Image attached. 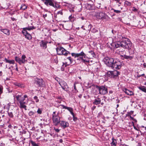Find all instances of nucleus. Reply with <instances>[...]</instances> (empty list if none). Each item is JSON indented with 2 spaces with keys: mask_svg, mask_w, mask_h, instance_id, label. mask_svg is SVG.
Instances as JSON below:
<instances>
[{
  "mask_svg": "<svg viewBox=\"0 0 146 146\" xmlns=\"http://www.w3.org/2000/svg\"><path fill=\"white\" fill-rule=\"evenodd\" d=\"M74 89L75 90H76V86H75V83L74 85Z\"/></svg>",
  "mask_w": 146,
  "mask_h": 146,
  "instance_id": "nucleus-59",
  "label": "nucleus"
},
{
  "mask_svg": "<svg viewBox=\"0 0 146 146\" xmlns=\"http://www.w3.org/2000/svg\"><path fill=\"white\" fill-rule=\"evenodd\" d=\"M56 111H54L52 114V119L53 122L55 125H57L60 122V117L56 114Z\"/></svg>",
  "mask_w": 146,
  "mask_h": 146,
  "instance_id": "nucleus-6",
  "label": "nucleus"
},
{
  "mask_svg": "<svg viewBox=\"0 0 146 146\" xmlns=\"http://www.w3.org/2000/svg\"><path fill=\"white\" fill-rule=\"evenodd\" d=\"M56 50L57 54L59 55H64L66 56L69 52L66 50L62 47H58L56 48Z\"/></svg>",
  "mask_w": 146,
  "mask_h": 146,
  "instance_id": "nucleus-4",
  "label": "nucleus"
},
{
  "mask_svg": "<svg viewBox=\"0 0 146 146\" xmlns=\"http://www.w3.org/2000/svg\"><path fill=\"white\" fill-rule=\"evenodd\" d=\"M92 27V25H91V24H89L88 25V27L89 28V29H88V31H89L91 30V29Z\"/></svg>",
  "mask_w": 146,
  "mask_h": 146,
  "instance_id": "nucleus-41",
  "label": "nucleus"
},
{
  "mask_svg": "<svg viewBox=\"0 0 146 146\" xmlns=\"http://www.w3.org/2000/svg\"><path fill=\"white\" fill-rule=\"evenodd\" d=\"M101 99L98 98L95 99L94 102H93L94 104L97 105L100 104L101 102Z\"/></svg>",
  "mask_w": 146,
  "mask_h": 146,
  "instance_id": "nucleus-21",
  "label": "nucleus"
},
{
  "mask_svg": "<svg viewBox=\"0 0 146 146\" xmlns=\"http://www.w3.org/2000/svg\"><path fill=\"white\" fill-rule=\"evenodd\" d=\"M27 95H25L24 96V99H25V98H27Z\"/></svg>",
  "mask_w": 146,
  "mask_h": 146,
  "instance_id": "nucleus-63",
  "label": "nucleus"
},
{
  "mask_svg": "<svg viewBox=\"0 0 146 146\" xmlns=\"http://www.w3.org/2000/svg\"><path fill=\"white\" fill-rule=\"evenodd\" d=\"M121 37L123 40L121 41H118L115 42L114 43L115 47L116 48L121 47L128 50L130 49L132 46L130 40L122 36Z\"/></svg>",
  "mask_w": 146,
  "mask_h": 146,
  "instance_id": "nucleus-1",
  "label": "nucleus"
},
{
  "mask_svg": "<svg viewBox=\"0 0 146 146\" xmlns=\"http://www.w3.org/2000/svg\"><path fill=\"white\" fill-rule=\"evenodd\" d=\"M117 142L116 140L112 138V142L111 143V146H116V145Z\"/></svg>",
  "mask_w": 146,
  "mask_h": 146,
  "instance_id": "nucleus-23",
  "label": "nucleus"
},
{
  "mask_svg": "<svg viewBox=\"0 0 146 146\" xmlns=\"http://www.w3.org/2000/svg\"><path fill=\"white\" fill-rule=\"evenodd\" d=\"M22 95H18L16 96L15 98L17 99V100L20 102V101H21L23 100L24 98H22Z\"/></svg>",
  "mask_w": 146,
  "mask_h": 146,
  "instance_id": "nucleus-24",
  "label": "nucleus"
},
{
  "mask_svg": "<svg viewBox=\"0 0 146 146\" xmlns=\"http://www.w3.org/2000/svg\"><path fill=\"white\" fill-rule=\"evenodd\" d=\"M96 17L99 19H106L108 20L109 17L105 13L103 12H98L96 14Z\"/></svg>",
  "mask_w": 146,
  "mask_h": 146,
  "instance_id": "nucleus-3",
  "label": "nucleus"
},
{
  "mask_svg": "<svg viewBox=\"0 0 146 146\" xmlns=\"http://www.w3.org/2000/svg\"><path fill=\"white\" fill-rule=\"evenodd\" d=\"M112 10L114 12L117 13H120L121 12V11L116 10L115 9H112Z\"/></svg>",
  "mask_w": 146,
  "mask_h": 146,
  "instance_id": "nucleus-36",
  "label": "nucleus"
},
{
  "mask_svg": "<svg viewBox=\"0 0 146 146\" xmlns=\"http://www.w3.org/2000/svg\"><path fill=\"white\" fill-rule=\"evenodd\" d=\"M29 17V15L27 13H25L24 15V17L26 19H27Z\"/></svg>",
  "mask_w": 146,
  "mask_h": 146,
  "instance_id": "nucleus-43",
  "label": "nucleus"
},
{
  "mask_svg": "<svg viewBox=\"0 0 146 146\" xmlns=\"http://www.w3.org/2000/svg\"><path fill=\"white\" fill-rule=\"evenodd\" d=\"M36 29V27H34L33 26H28V27H26L25 28H24V29H26V30H28L29 31H30L31 30H32L33 29Z\"/></svg>",
  "mask_w": 146,
  "mask_h": 146,
  "instance_id": "nucleus-25",
  "label": "nucleus"
},
{
  "mask_svg": "<svg viewBox=\"0 0 146 146\" xmlns=\"http://www.w3.org/2000/svg\"><path fill=\"white\" fill-rule=\"evenodd\" d=\"M25 37L26 38H27L28 40H31L32 38V36L31 35L28 33L25 36Z\"/></svg>",
  "mask_w": 146,
  "mask_h": 146,
  "instance_id": "nucleus-30",
  "label": "nucleus"
},
{
  "mask_svg": "<svg viewBox=\"0 0 146 146\" xmlns=\"http://www.w3.org/2000/svg\"><path fill=\"white\" fill-rule=\"evenodd\" d=\"M72 17H72V15H71L69 17V18L70 20H71L72 19Z\"/></svg>",
  "mask_w": 146,
  "mask_h": 146,
  "instance_id": "nucleus-55",
  "label": "nucleus"
},
{
  "mask_svg": "<svg viewBox=\"0 0 146 146\" xmlns=\"http://www.w3.org/2000/svg\"><path fill=\"white\" fill-rule=\"evenodd\" d=\"M31 143L33 146H38L35 142L32 141H31Z\"/></svg>",
  "mask_w": 146,
  "mask_h": 146,
  "instance_id": "nucleus-34",
  "label": "nucleus"
},
{
  "mask_svg": "<svg viewBox=\"0 0 146 146\" xmlns=\"http://www.w3.org/2000/svg\"><path fill=\"white\" fill-rule=\"evenodd\" d=\"M93 33H96L98 32V30L95 28H93L91 31Z\"/></svg>",
  "mask_w": 146,
  "mask_h": 146,
  "instance_id": "nucleus-40",
  "label": "nucleus"
},
{
  "mask_svg": "<svg viewBox=\"0 0 146 146\" xmlns=\"http://www.w3.org/2000/svg\"><path fill=\"white\" fill-rule=\"evenodd\" d=\"M70 112L71 113V114L72 115V116L74 115V114L73 112V111H71V112Z\"/></svg>",
  "mask_w": 146,
  "mask_h": 146,
  "instance_id": "nucleus-57",
  "label": "nucleus"
},
{
  "mask_svg": "<svg viewBox=\"0 0 146 146\" xmlns=\"http://www.w3.org/2000/svg\"><path fill=\"white\" fill-rule=\"evenodd\" d=\"M18 86H19V87H22V86H21V84H19L18 85Z\"/></svg>",
  "mask_w": 146,
  "mask_h": 146,
  "instance_id": "nucleus-64",
  "label": "nucleus"
},
{
  "mask_svg": "<svg viewBox=\"0 0 146 146\" xmlns=\"http://www.w3.org/2000/svg\"><path fill=\"white\" fill-rule=\"evenodd\" d=\"M66 109L67 110L70 112H71V111H73V109L70 107H67Z\"/></svg>",
  "mask_w": 146,
  "mask_h": 146,
  "instance_id": "nucleus-37",
  "label": "nucleus"
},
{
  "mask_svg": "<svg viewBox=\"0 0 146 146\" xmlns=\"http://www.w3.org/2000/svg\"><path fill=\"white\" fill-rule=\"evenodd\" d=\"M129 113L130 115H132V114H133V111H131L129 112Z\"/></svg>",
  "mask_w": 146,
  "mask_h": 146,
  "instance_id": "nucleus-53",
  "label": "nucleus"
},
{
  "mask_svg": "<svg viewBox=\"0 0 146 146\" xmlns=\"http://www.w3.org/2000/svg\"><path fill=\"white\" fill-rule=\"evenodd\" d=\"M34 114V112L32 111H30L29 113V115L30 116H32Z\"/></svg>",
  "mask_w": 146,
  "mask_h": 146,
  "instance_id": "nucleus-42",
  "label": "nucleus"
},
{
  "mask_svg": "<svg viewBox=\"0 0 146 146\" xmlns=\"http://www.w3.org/2000/svg\"><path fill=\"white\" fill-rule=\"evenodd\" d=\"M6 62L9 63L10 64H14L15 63V61L14 60H9L6 58H5L4 60Z\"/></svg>",
  "mask_w": 146,
  "mask_h": 146,
  "instance_id": "nucleus-20",
  "label": "nucleus"
},
{
  "mask_svg": "<svg viewBox=\"0 0 146 146\" xmlns=\"http://www.w3.org/2000/svg\"><path fill=\"white\" fill-rule=\"evenodd\" d=\"M120 74V72L117 71H110L107 72V75L109 77L116 79Z\"/></svg>",
  "mask_w": 146,
  "mask_h": 146,
  "instance_id": "nucleus-2",
  "label": "nucleus"
},
{
  "mask_svg": "<svg viewBox=\"0 0 146 146\" xmlns=\"http://www.w3.org/2000/svg\"><path fill=\"white\" fill-rule=\"evenodd\" d=\"M96 88L98 89L99 94H100L104 95L108 93L107 89L105 86H99L96 85Z\"/></svg>",
  "mask_w": 146,
  "mask_h": 146,
  "instance_id": "nucleus-5",
  "label": "nucleus"
},
{
  "mask_svg": "<svg viewBox=\"0 0 146 146\" xmlns=\"http://www.w3.org/2000/svg\"><path fill=\"white\" fill-rule=\"evenodd\" d=\"M138 88L142 91L145 92L146 94V88L144 86L139 87Z\"/></svg>",
  "mask_w": 146,
  "mask_h": 146,
  "instance_id": "nucleus-29",
  "label": "nucleus"
},
{
  "mask_svg": "<svg viewBox=\"0 0 146 146\" xmlns=\"http://www.w3.org/2000/svg\"><path fill=\"white\" fill-rule=\"evenodd\" d=\"M113 92L112 91V90H110L109 91V93L110 94H112L113 93Z\"/></svg>",
  "mask_w": 146,
  "mask_h": 146,
  "instance_id": "nucleus-61",
  "label": "nucleus"
},
{
  "mask_svg": "<svg viewBox=\"0 0 146 146\" xmlns=\"http://www.w3.org/2000/svg\"><path fill=\"white\" fill-rule=\"evenodd\" d=\"M40 46L41 47L44 48L45 49L47 48L46 44L48 43L47 41L42 40L40 42Z\"/></svg>",
  "mask_w": 146,
  "mask_h": 146,
  "instance_id": "nucleus-18",
  "label": "nucleus"
},
{
  "mask_svg": "<svg viewBox=\"0 0 146 146\" xmlns=\"http://www.w3.org/2000/svg\"><path fill=\"white\" fill-rule=\"evenodd\" d=\"M65 60V62L63 63L62 66H64L65 67H66L71 64L73 62L72 59L71 57H67Z\"/></svg>",
  "mask_w": 146,
  "mask_h": 146,
  "instance_id": "nucleus-10",
  "label": "nucleus"
},
{
  "mask_svg": "<svg viewBox=\"0 0 146 146\" xmlns=\"http://www.w3.org/2000/svg\"><path fill=\"white\" fill-rule=\"evenodd\" d=\"M9 69H10L11 70V72L12 73V69L11 68V67H9V68H8Z\"/></svg>",
  "mask_w": 146,
  "mask_h": 146,
  "instance_id": "nucleus-60",
  "label": "nucleus"
},
{
  "mask_svg": "<svg viewBox=\"0 0 146 146\" xmlns=\"http://www.w3.org/2000/svg\"><path fill=\"white\" fill-rule=\"evenodd\" d=\"M24 100L25 99H23V100L19 102L20 104V107L21 108H24L25 110H26L27 106L25 105V102H23Z\"/></svg>",
  "mask_w": 146,
  "mask_h": 146,
  "instance_id": "nucleus-16",
  "label": "nucleus"
},
{
  "mask_svg": "<svg viewBox=\"0 0 146 146\" xmlns=\"http://www.w3.org/2000/svg\"><path fill=\"white\" fill-rule=\"evenodd\" d=\"M37 112L39 114H41L42 111L39 109H38L37 111Z\"/></svg>",
  "mask_w": 146,
  "mask_h": 146,
  "instance_id": "nucleus-47",
  "label": "nucleus"
},
{
  "mask_svg": "<svg viewBox=\"0 0 146 146\" xmlns=\"http://www.w3.org/2000/svg\"><path fill=\"white\" fill-rule=\"evenodd\" d=\"M57 14H61V15H62L63 14V13H62V11H58L57 13Z\"/></svg>",
  "mask_w": 146,
  "mask_h": 146,
  "instance_id": "nucleus-48",
  "label": "nucleus"
},
{
  "mask_svg": "<svg viewBox=\"0 0 146 146\" xmlns=\"http://www.w3.org/2000/svg\"><path fill=\"white\" fill-rule=\"evenodd\" d=\"M77 54V53H72L71 55L72 56H74L75 58H76L77 57V55H76Z\"/></svg>",
  "mask_w": 146,
  "mask_h": 146,
  "instance_id": "nucleus-44",
  "label": "nucleus"
},
{
  "mask_svg": "<svg viewBox=\"0 0 146 146\" xmlns=\"http://www.w3.org/2000/svg\"><path fill=\"white\" fill-rule=\"evenodd\" d=\"M54 130L56 132H57V133H58L59 132V131H60L59 129H56L55 128H54Z\"/></svg>",
  "mask_w": 146,
  "mask_h": 146,
  "instance_id": "nucleus-50",
  "label": "nucleus"
},
{
  "mask_svg": "<svg viewBox=\"0 0 146 146\" xmlns=\"http://www.w3.org/2000/svg\"><path fill=\"white\" fill-rule=\"evenodd\" d=\"M47 14H46L45 15H43V17H44V18H45L46 17H47Z\"/></svg>",
  "mask_w": 146,
  "mask_h": 146,
  "instance_id": "nucleus-58",
  "label": "nucleus"
},
{
  "mask_svg": "<svg viewBox=\"0 0 146 146\" xmlns=\"http://www.w3.org/2000/svg\"><path fill=\"white\" fill-rule=\"evenodd\" d=\"M73 120L74 121H76L77 119V117H75L74 116H74H73Z\"/></svg>",
  "mask_w": 146,
  "mask_h": 146,
  "instance_id": "nucleus-45",
  "label": "nucleus"
},
{
  "mask_svg": "<svg viewBox=\"0 0 146 146\" xmlns=\"http://www.w3.org/2000/svg\"><path fill=\"white\" fill-rule=\"evenodd\" d=\"M79 58L81 60H82V62H88V60H86V58H84V56H80L79 57Z\"/></svg>",
  "mask_w": 146,
  "mask_h": 146,
  "instance_id": "nucleus-28",
  "label": "nucleus"
},
{
  "mask_svg": "<svg viewBox=\"0 0 146 146\" xmlns=\"http://www.w3.org/2000/svg\"><path fill=\"white\" fill-rule=\"evenodd\" d=\"M42 1L47 6H52L54 3L53 0H42Z\"/></svg>",
  "mask_w": 146,
  "mask_h": 146,
  "instance_id": "nucleus-13",
  "label": "nucleus"
},
{
  "mask_svg": "<svg viewBox=\"0 0 146 146\" xmlns=\"http://www.w3.org/2000/svg\"><path fill=\"white\" fill-rule=\"evenodd\" d=\"M130 118L132 120H133L134 121H136V120L135 119H134L133 117H132L131 115L130 116Z\"/></svg>",
  "mask_w": 146,
  "mask_h": 146,
  "instance_id": "nucleus-49",
  "label": "nucleus"
},
{
  "mask_svg": "<svg viewBox=\"0 0 146 146\" xmlns=\"http://www.w3.org/2000/svg\"><path fill=\"white\" fill-rule=\"evenodd\" d=\"M12 110V111H11V110H9L8 111V113L9 116L10 117L13 118V111Z\"/></svg>",
  "mask_w": 146,
  "mask_h": 146,
  "instance_id": "nucleus-27",
  "label": "nucleus"
},
{
  "mask_svg": "<svg viewBox=\"0 0 146 146\" xmlns=\"http://www.w3.org/2000/svg\"><path fill=\"white\" fill-rule=\"evenodd\" d=\"M122 66L121 62L118 60L114 59L111 68L117 69H120Z\"/></svg>",
  "mask_w": 146,
  "mask_h": 146,
  "instance_id": "nucleus-7",
  "label": "nucleus"
},
{
  "mask_svg": "<svg viewBox=\"0 0 146 146\" xmlns=\"http://www.w3.org/2000/svg\"><path fill=\"white\" fill-rule=\"evenodd\" d=\"M66 109L67 110L70 112H71V111H73V109L70 107H67Z\"/></svg>",
  "mask_w": 146,
  "mask_h": 146,
  "instance_id": "nucleus-38",
  "label": "nucleus"
},
{
  "mask_svg": "<svg viewBox=\"0 0 146 146\" xmlns=\"http://www.w3.org/2000/svg\"><path fill=\"white\" fill-rule=\"evenodd\" d=\"M34 99L35 100V102H38L39 101V100L38 98V97L36 96H35L34 97Z\"/></svg>",
  "mask_w": 146,
  "mask_h": 146,
  "instance_id": "nucleus-39",
  "label": "nucleus"
},
{
  "mask_svg": "<svg viewBox=\"0 0 146 146\" xmlns=\"http://www.w3.org/2000/svg\"><path fill=\"white\" fill-rule=\"evenodd\" d=\"M60 126L63 128H65L69 126V123L66 121H62L60 123Z\"/></svg>",
  "mask_w": 146,
  "mask_h": 146,
  "instance_id": "nucleus-14",
  "label": "nucleus"
},
{
  "mask_svg": "<svg viewBox=\"0 0 146 146\" xmlns=\"http://www.w3.org/2000/svg\"><path fill=\"white\" fill-rule=\"evenodd\" d=\"M114 1H117V2L119 4H121V3L120 2V1L121 0H114Z\"/></svg>",
  "mask_w": 146,
  "mask_h": 146,
  "instance_id": "nucleus-52",
  "label": "nucleus"
},
{
  "mask_svg": "<svg viewBox=\"0 0 146 146\" xmlns=\"http://www.w3.org/2000/svg\"><path fill=\"white\" fill-rule=\"evenodd\" d=\"M3 87L0 85V95L3 93Z\"/></svg>",
  "mask_w": 146,
  "mask_h": 146,
  "instance_id": "nucleus-35",
  "label": "nucleus"
},
{
  "mask_svg": "<svg viewBox=\"0 0 146 146\" xmlns=\"http://www.w3.org/2000/svg\"><path fill=\"white\" fill-rule=\"evenodd\" d=\"M27 8V6L25 4H23L21 5L20 9L25 10Z\"/></svg>",
  "mask_w": 146,
  "mask_h": 146,
  "instance_id": "nucleus-32",
  "label": "nucleus"
},
{
  "mask_svg": "<svg viewBox=\"0 0 146 146\" xmlns=\"http://www.w3.org/2000/svg\"><path fill=\"white\" fill-rule=\"evenodd\" d=\"M21 59L19 58L16 56L15 57V60L18 62V63L20 64L21 65L22 64L25 63L27 62V60L26 59V57L25 55H23L22 56Z\"/></svg>",
  "mask_w": 146,
  "mask_h": 146,
  "instance_id": "nucleus-8",
  "label": "nucleus"
},
{
  "mask_svg": "<svg viewBox=\"0 0 146 146\" xmlns=\"http://www.w3.org/2000/svg\"><path fill=\"white\" fill-rule=\"evenodd\" d=\"M22 32L23 34L25 36L28 33L27 31V30L26 29H24V28L23 29V30L22 31Z\"/></svg>",
  "mask_w": 146,
  "mask_h": 146,
  "instance_id": "nucleus-31",
  "label": "nucleus"
},
{
  "mask_svg": "<svg viewBox=\"0 0 146 146\" xmlns=\"http://www.w3.org/2000/svg\"><path fill=\"white\" fill-rule=\"evenodd\" d=\"M131 115H130V114H129V113L128 112L126 115V117H127V116H129L130 117V116H131Z\"/></svg>",
  "mask_w": 146,
  "mask_h": 146,
  "instance_id": "nucleus-51",
  "label": "nucleus"
},
{
  "mask_svg": "<svg viewBox=\"0 0 146 146\" xmlns=\"http://www.w3.org/2000/svg\"><path fill=\"white\" fill-rule=\"evenodd\" d=\"M123 91L127 94L131 96L133 95L134 94L133 92L129 90L126 88H125L123 89Z\"/></svg>",
  "mask_w": 146,
  "mask_h": 146,
  "instance_id": "nucleus-17",
  "label": "nucleus"
},
{
  "mask_svg": "<svg viewBox=\"0 0 146 146\" xmlns=\"http://www.w3.org/2000/svg\"><path fill=\"white\" fill-rule=\"evenodd\" d=\"M59 84L64 90L66 91H68V87L65 82L61 80V81L59 82Z\"/></svg>",
  "mask_w": 146,
  "mask_h": 146,
  "instance_id": "nucleus-11",
  "label": "nucleus"
},
{
  "mask_svg": "<svg viewBox=\"0 0 146 146\" xmlns=\"http://www.w3.org/2000/svg\"><path fill=\"white\" fill-rule=\"evenodd\" d=\"M60 106H61L62 107V108L65 109H66V107H67V106H65L62 104H60Z\"/></svg>",
  "mask_w": 146,
  "mask_h": 146,
  "instance_id": "nucleus-46",
  "label": "nucleus"
},
{
  "mask_svg": "<svg viewBox=\"0 0 146 146\" xmlns=\"http://www.w3.org/2000/svg\"><path fill=\"white\" fill-rule=\"evenodd\" d=\"M121 59H129L130 60H131L133 58V56H127L125 54L121 55Z\"/></svg>",
  "mask_w": 146,
  "mask_h": 146,
  "instance_id": "nucleus-15",
  "label": "nucleus"
},
{
  "mask_svg": "<svg viewBox=\"0 0 146 146\" xmlns=\"http://www.w3.org/2000/svg\"><path fill=\"white\" fill-rule=\"evenodd\" d=\"M143 66L144 68H146V64L145 63H144L143 64Z\"/></svg>",
  "mask_w": 146,
  "mask_h": 146,
  "instance_id": "nucleus-56",
  "label": "nucleus"
},
{
  "mask_svg": "<svg viewBox=\"0 0 146 146\" xmlns=\"http://www.w3.org/2000/svg\"><path fill=\"white\" fill-rule=\"evenodd\" d=\"M63 67H62L61 68V70L62 71H64V68L63 67H65L64 66H62Z\"/></svg>",
  "mask_w": 146,
  "mask_h": 146,
  "instance_id": "nucleus-54",
  "label": "nucleus"
},
{
  "mask_svg": "<svg viewBox=\"0 0 146 146\" xmlns=\"http://www.w3.org/2000/svg\"><path fill=\"white\" fill-rule=\"evenodd\" d=\"M77 57H80V56H84V58H87L86 55L84 52L83 51H82L79 53H77Z\"/></svg>",
  "mask_w": 146,
  "mask_h": 146,
  "instance_id": "nucleus-22",
  "label": "nucleus"
},
{
  "mask_svg": "<svg viewBox=\"0 0 146 146\" xmlns=\"http://www.w3.org/2000/svg\"><path fill=\"white\" fill-rule=\"evenodd\" d=\"M35 83L40 86H43L44 85V82L42 79L36 78Z\"/></svg>",
  "mask_w": 146,
  "mask_h": 146,
  "instance_id": "nucleus-12",
  "label": "nucleus"
},
{
  "mask_svg": "<svg viewBox=\"0 0 146 146\" xmlns=\"http://www.w3.org/2000/svg\"><path fill=\"white\" fill-rule=\"evenodd\" d=\"M0 30L1 32L7 35H10V31L7 29H1Z\"/></svg>",
  "mask_w": 146,
  "mask_h": 146,
  "instance_id": "nucleus-19",
  "label": "nucleus"
},
{
  "mask_svg": "<svg viewBox=\"0 0 146 146\" xmlns=\"http://www.w3.org/2000/svg\"><path fill=\"white\" fill-rule=\"evenodd\" d=\"M52 6L55 8H58L60 7V6L58 4L55 3V4L54 5V3H53Z\"/></svg>",
  "mask_w": 146,
  "mask_h": 146,
  "instance_id": "nucleus-33",
  "label": "nucleus"
},
{
  "mask_svg": "<svg viewBox=\"0 0 146 146\" xmlns=\"http://www.w3.org/2000/svg\"><path fill=\"white\" fill-rule=\"evenodd\" d=\"M88 55L91 57H94L95 55L94 52L92 51H90L88 52Z\"/></svg>",
  "mask_w": 146,
  "mask_h": 146,
  "instance_id": "nucleus-26",
  "label": "nucleus"
},
{
  "mask_svg": "<svg viewBox=\"0 0 146 146\" xmlns=\"http://www.w3.org/2000/svg\"><path fill=\"white\" fill-rule=\"evenodd\" d=\"M137 76L138 78H139V77H141V75H139V74H138L137 75Z\"/></svg>",
  "mask_w": 146,
  "mask_h": 146,
  "instance_id": "nucleus-62",
  "label": "nucleus"
},
{
  "mask_svg": "<svg viewBox=\"0 0 146 146\" xmlns=\"http://www.w3.org/2000/svg\"><path fill=\"white\" fill-rule=\"evenodd\" d=\"M114 60L113 58L107 57L104 59V61L107 65L111 68Z\"/></svg>",
  "mask_w": 146,
  "mask_h": 146,
  "instance_id": "nucleus-9",
  "label": "nucleus"
}]
</instances>
